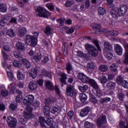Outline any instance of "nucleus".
<instances>
[{
	"label": "nucleus",
	"instance_id": "nucleus-13",
	"mask_svg": "<svg viewBox=\"0 0 128 128\" xmlns=\"http://www.w3.org/2000/svg\"><path fill=\"white\" fill-rule=\"evenodd\" d=\"M114 50L118 56H122V48L120 45L116 44L114 45Z\"/></svg>",
	"mask_w": 128,
	"mask_h": 128
},
{
	"label": "nucleus",
	"instance_id": "nucleus-40",
	"mask_svg": "<svg viewBox=\"0 0 128 128\" xmlns=\"http://www.w3.org/2000/svg\"><path fill=\"white\" fill-rule=\"evenodd\" d=\"M24 116L26 120H30L32 118V115L26 112H24Z\"/></svg>",
	"mask_w": 128,
	"mask_h": 128
},
{
	"label": "nucleus",
	"instance_id": "nucleus-7",
	"mask_svg": "<svg viewBox=\"0 0 128 128\" xmlns=\"http://www.w3.org/2000/svg\"><path fill=\"white\" fill-rule=\"evenodd\" d=\"M66 93L71 98L74 96V86L72 85H68L66 88Z\"/></svg>",
	"mask_w": 128,
	"mask_h": 128
},
{
	"label": "nucleus",
	"instance_id": "nucleus-3",
	"mask_svg": "<svg viewBox=\"0 0 128 128\" xmlns=\"http://www.w3.org/2000/svg\"><path fill=\"white\" fill-rule=\"evenodd\" d=\"M36 10L38 12V16L40 18H48V16H50V12L40 6L37 8Z\"/></svg>",
	"mask_w": 128,
	"mask_h": 128
},
{
	"label": "nucleus",
	"instance_id": "nucleus-19",
	"mask_svg": "<svg viewBox=\"0 0 128 128\" xmlns=\"http://www.w3.org/2000/svg\"><path fill=\"white\" fill-rule=\"evenodd\" d=\"M28 88L31 90H34L38 88V84L36 82L32 81L29 84Z\"/></svg>",
	"mask_w": 128,
	"mask_h": 128
},
{
	"label": "nucleus",
	"instance_id": "nucleus-64",
	"mask_svg": "<svg viewBox=\"0 0 128 128\" xmlns=\"http://www.w3.org/2000/svg\"><path fill=\"white\" fill-rule=\"evenodd\" d=\"M44 103H45V104H46V106H50L52 103L50 98V97L49 98H46L45 100Z\"/></svg>",
	"mask_w": 128,
	"mask_h": 128
},
{
	"label": "nucleus",
	"instance_id": "nucleus-26",
	"mask_svg": "<svg viewBox=\"0 0 128 128\" xmlns=\"http://www.w3.org/2000/svg\"><path fill=\"white\" fill-rule=\"evenodd\" d=\"M39 122L42 128H46V120H44V118L40 116L39 118Z\"/></svg>",
	"mask_w": 128,
	"mask_h": 128
},
{
	"label": "nucleus",
	"instance_id": "nucleus-17",
	"mask_svg": "<svg viewBox=\"0 0 128 128\" xmlns=\"http://www.w3.org/2000/svg\"><path fill=\"white\" fill-rule=\"evenodd\" d=\"M88 84H89L90 86L93 88H99L98 85V83H96V82L93 79L89 78V81L88 82Z\"/></svg>",
	"mask_w": 128,
	"mask_h": 128
},
{
	"label": "nucleus",
	"instance_id": "nucleus-46",
	"mask_svg": "<svg viewBox=\"0 0 128 128\" xmlns=\"http://www.w3.org/2000/svg\"><path fill=\"white\" fill-rule=\"evenodd\" d=\"M14 56L15 58H18L19 60H20L22 59V55L16 52V51H15L14 52Z\"/></svg>",
	"mask_w": 128,
	"mask_h": 128
},
{
	"label": "nucleus",
	"instance_id": "nucleus-6",
	"mask_svg": "<svg viewBox=\"0 0 128 128\" xmlns=\"http://www.w3.org/2000/svg\"><path fill=\"white\" fill-rule=\"evenodd\" d=\"M96 124L98 128H100L102 124H106V117L103 116L102 118H98L97 120Z\"/></svg>",
	"mask_w": 128,
	"mask_h": 128
},
{
	"label": "nucleus",
	"instance_id": "nucleus-41",
	"mask_svg": "<svg viewBox=\"0 0 128 128\" xmlns=\"http://www.w3.org/2000/svg\"><path fill=\"white\" fill-rule=\"evenodd\" d=\"M110 98H108V97H106V98H102L100 100V104H104L105 103H106V102H110Z\"/></svg>",
	"mask_w": 128,
	"mask_h": 128
},
{
	"label": "nucleus",
	"instance_id": "nucleus-31",
	"mask_svg": "<svg viewBox=\"0 0 128 128\" xmlns=\"http://www.w3.org/2000/svg\"><path fill=\"white\" fill-rule=\"evenodd\" d=\"M17 78L19 80H24L26 75L22 74L20 71H18L17 73Z\"/></svg>",
	"mask_w": 128,
	"mask_h": 128
},
{
	"label": "nucleus",
	"instance_id": "nucleus-45",
	"mask_svg": "<svg viewBox=\"0 0 128 128\" xmlns=\"http://www.w3.org/2000/svg\"><path fill=\"white\" fill-rule=\"evenodd\" d=\"M9 108L12 110H16L18 108V104L12 103L10 105Z\"/></svg>",
	"mask_w": 128,
	"mask_h": 128
},
{
	"label": "nucleus",
	"instance_id": "nucleus-28",
	"mask_svg": "<svg viewBox=\"0 0 128 128\" xmlns=\"http://www.w3.org/2000/svg\"><path fill=\"white\" fill-rule=\"evenodd\" d=\"M92 28L96 30V31L98 32H102V26H100V24H92Z\"/></svg>",
	"mask_w": 128,
	"mask_h": 128
},
{
	"label": "nucleus",
	"instance_id": "nucleus-44",
	"mask_svg": "<svg viewBox=\"0 0 128 128\" xmlns=\"http://www.w3.org/2000/svg\"><path fill=\"white\" fill-rule=\"evenodd\" d=\"M110 70L114 72H118V66L114 64H112V66H110Z\"/></svg>",
	"mask_w": 128,
	"mask_h": 128
},
{
	"label": "nucleus",
	"instance_id": "nucleus-20",
	"mask_svg": "<svg viewBox=\"0 0 128 128\" xmlns=\"http://www.w3.org/2000/svg\"><path fill=\"white\" fill-rule=\"evenodd\" d=\"M44 32L45 34H46V36H50L52 34V28L50 27V26H47Z\"/></svg>",
	"mask_w": 128,
	"mask_h": 128
},
{
	"label": "nucleus",
	"instance_id": "nucleus-63",
	"mask_svg": "<svg viewBox=\"0 0 128 128\" xmlns=\"http://www.w3.org/2000/svg\"><path fill=\"white\" fill-rule=\"evenodd\" d=\"M50 60V58L48 56H44L43 58V60H42V64H46Z\"/></svg>",
	"mask_w": 128,
	"mask_h": 128
},
{
	"label": "nucleus",
	"instance_id": "nucleus-61",
	"mask_svg": "<svg viewBox=\"0 0 128 128\" xmlns=\"http://www.w3.org/2000/svg\"><path fill=\"white\" fill-rule=\"evenodd\" d=\"M54 90H55L56 94H58L59 96H60V88H58V86H55Z\"/></svg>",
	"mask_w": 128,
	"mask_h": 128
},
{
	"label": "nucleus",
	"instance_id": "nucleus-38",
	"mask_svg": "<svg viewBox=\"0 0 128 128\" xmlns=\"http://www.w3.org/2000/svg\"><path fill=\"white\" fill-rule=\"evenodd\" d=\"M66 70L68 74H70V72L72 70V66L70 62H68L66 65Z\"/></svg>",
	"mask_w": 128,
	"mask_h": 128
},
{
	"label": "nucleus",
	"instance_id": "nucleus-51",
	"mask_svg": "<svg viewBox=\"0 0 128 128\" xmlns=\"http://www.w3.org/2000/svg\"><path fill=\"white\" fill-rule=\"evenodd\" d=\"M93 43L95 46H96L98 50H100V52H102V48H100V44H98V40H94L93 41Z\"/></svg>",
	"mask_w": 128,
	"mask_h": 128
},
{
	"label": "nucleus",
	"instance_id": "nucleus-1",
	"mask_svg": "<svg viewBox=\"0 0 128 128\" xmlns=\"http://www.w3.org/2000/svg\"><path fill=\"white\" fill-rule=\"evenodd\" d=\"M85 48L87 52H88L89 54L92 56L94 58L98 56V50L96 48V46H94L86 44L85 45Z\"/></svg>",
	"mask_w": 128,
	"mask_h": 128
},
{
	"label": "nucleus",
	"instance_id": "nucleus-24",
	"mask_svg": "<svg viewBox=\"0 0 128 128\" xmlns=\"http://www.w3.org/2000/svg\"><path fill=\"white\" fill-rule=\"evenodd\" d=\"M42 53L39 52L36 56H33L32 58L35 60L36 62H38L42 60Z\"/></svg>",
	"mask_w": 128,
	"mask_h": 128
},
{
	"label": "nucleus",
	"instance_id": "nucleus-42",
	"mask_svg": "<svg viewBox=\"0 0 128 128\" xmlns=\"http://www.w3.org/2000/svg\"><path fill=\"white\" fill-rule=\"evenodd\" d=\"M124 78L121 76H118L116 77V82L118 84H122V82H124Z\"/></svg>",
	"mask_w": 128,
	"mask_h": 128
},
{
	"label": "nucleus",
	"instance_id": "nucleus-21",
	"mask_svg": "<svg viewBox=\"0 0 128 128\" xmlns=\"http://www.w3.org/2000/svg\"><path fill=\"white\" fill-rule=\"evenodd\" d=\"M104 50H112V44L108 42H104Z\"/></svg>",
	"mask_w": 128,
	"mask_h": 128
},
{
	"label": "nucleus",
	"instance_id": "nucleus-35",
	"mask_svg": "<svg viewBox=\"0 0 128 128\" xmlns=\"http://www.w3.org/2000/svg\"><path fill=\"white\" fill-rule=\"evenodd\" d=\"M7 8L6 5L4 4H0V12H6Z\"/></svg>",
	"mask_w": 128,
	"mask_h": 128
},
{
	"label": "nucleus",
	"instance_id": "nucleus-36",
	"mask_svg": "<svg viewBox=\"0 0 128 128\" xmlns=\"http://www.w3.org/2000/svg\"><path fill=\"white\" fill-rule=\"evenodd\" d=\"M98 11L99 14L100 16H104V14H106V10L102 7H99L98 8Z\"/></svg>",
	"mask_w": 128,
	"mask_h": 128
},
{
	"label": "nucleus",
	"instance_id": "nucleus-15",
	"mask_svg": "<svg viewBox=\"0 0 128 128\" xmlns=\"http://www.w3.org/2000/svg\"><path fill=\"white\" fill-rule=\"evenodd\" d=\"M45 86H46V88H48V90H54V84L50 81L46 80Z\"/></svg>",
	"mask_w": 128,
	"mask_h": 128
},
{
	"label": "nucleus",
	"instance_id": "nucleus-2",
	"mask_svg": "<svg viewBox=\"0 0 128 128\" xmlns=\"http://www.w3.org/2000/svg\"><path fill=\"white\" fill-rule=\"evenodd\" d=\"M26 43L34 48L38 44V40H36V38H34V36L28 35L26 36Z\"/></svg>",
	"mask_w": 128,
	"mask_h": 128
},
{
	"label": "nucleus",
	"instance_id": "nucleus-49",
	"mask_svg": "<svg viewBox=\"0 0 128 128\" xmlns=\"http://www.w3.org/2000/svg\"><path fill=\"white\" fill-rule=\"evenodd\" d=\"M84 126L86 128H92V126H94V125L90 123L89 122H86L84 123Z\"/></svg>",
	"mask_w": 128,
	"mask_h": 128
},
{
	"label": "nucleus",
	"instance_id": "nucleus-11",
	"mask_svg": "<svg viewBox=\"0 0 128 128\" xmlns=\"http://www.w3.org/2000/svg\"><path fill=\"white\" fill-rule=\"evenodd\" d=\"M66 80H68V75H66V74L65 73H62L60 76V78L62 86H64V84H66Z\"/></svg>",
	"mask_w": 128,
	"mask_h": 128
},
{
	"label": "nucleus",
	"instance_id": "nucleus-22",
	"mask_svg": "<svg viewBox=\"0 0 128 128\" xmlns=\"http://www.w3.org/2000/svg\"><path fill=\"white\" fill-rule=\"evenodd\" d=\"M21 62H22L23 64L26 66V68H30V62H28L26 58H22L20 60Z\"/></svg>",
	"mask_w": 128,
	"mask_h": 128
},
{
	"label": "nucleus",
	"instance_id": "nucleus-8",
	"mask_svg": "<svg viewBox=\"0 0 128 128\" xmlns=\"http://www.w3.org/2000/svg\"><path fill=\"white\" fill-rule=\"evenodd\" d=\"M128 6H122L118 10L119 16H124L128 12Z\"/></svg>",
	"mask_w": 128,
	"mask_h": 128
},
{
	"label": "nucleus",
	"instance_id": "nucleus-25",
	"mask_svg": "<svg viewBox=\"0 0 128 128\" xmlns=\"http://www.w3.org/2000/svg\"><path fill=\"white\" fill-rule=\"evenodd\" d=\"M95 90L94 91H93V94L96 96L98 98H102V90H100V88H94Z\"/></svg>",
	"mask_w": 128,
	"mask_h": 128
},
{
	"label": "nucleus",
	"instance_id": "nucleus-12",
	"mask_svg": "<svg viewBox=\"0 0 128 128\" xmlns=\"http://www.w3.org/2000/svg\"><path fill=\"white\" fill-rule=\"evenodd\" d=\"M34 100V97L33 95H28L24 98V102L26 104H32Z\"/></svg>",
	"mask_w": 128,
	"mask_h": 128
},
{
	"label": "nucleus",
	"instance_id": "nucleus-50",
	"mask_svg": "<svg viewBox=\"0 0 128 128\" xmlns=\"http://www.w3.org/2000/svg\"><path fill=\"white\" fill-rule=\"evenodd\" d=\"M102 32H104V34H105L106 36H112V30L110 31L108 30L104 29Z\"/></svg>",
	"mask_w": 128,
	"mask_h": 128
},
{
	"label": "nucleus",
	"instance_id": "nucleus-58",
	"mask_svg": "<svg viewBox=\"0 0 128 128\" xmlns=\"http://www.w3.org/2000/svg\"><path fill=\"white\" fill-rule=\"evenodd\" d=\"M6 110V105L2 102H0V112H4Z\"/></svg>",
	"mask_w": 128,
	"mask_h": 128
},
{
	"label": "nucleus",
	"instance_id": "nucleus-53",
	"mask_svg": "<svg viewBox=\"0 0 128 128\" xmlns=\"http://www.w3.org/2000/svg\"><path fill=\"white\" fill-rule=\"evenodd\" d=\"M46 6L48 8V10H52V12L54 10V5H52V3L47 4H46Z\"/></svg>",
	"mask_w": 128,
	"mask_h": 128
},
{
	"label": "nucleus",
	"instance_id": "nucleus-52",
	"mask_svg": "<svg viewBox=\"0 0 128 128\" xmlns=\"http://www.w3.org/2000/svg\"><path fill=\"white\" fill-rule=\"evenodd\" d=\"M7 23H8V20L4 18L3 20H0V26H4Z\"/></svg>",
	"mask_w": 128,
	"mask_h": 128
},
{
	"label": "nucleus",
	"instance_id": "nucleus-43",
	"mask_svg": "<svg viewBox=\"0 0 128 128\" xmlns=\"http://www.w3.org/2000/svg\"><path fill=\"white\" fill-rule=\"evenodd\" d=\"M99 70H100V72H106V70H108V66L104 64L100 65L99 68Z\"/></svg>",
	"mask_w": 128,
	"mask_h": 128
},
{
	"label": "nucleus",
	"instance_id": "nucleus-27",
	"mask_svg": "<svg viewBox=\"0 0 128 128\" xmlns=\"http://www.w3.org/2000/svg\"><path fill=\"white\" fill-rule=\"evenodd\" d=\"M110 14L114 18H118V10H113L110 12Z\"/></svg>",
	"mask_w": 128,
	"mask_h": 128
},
{
	"label": "nucleus",
	"instance_id": "nucleus-5",
	"mask_svg": "<svg viewBox=\"0 0 128 128\" xmlns=\"http://www.w3.org/2000/svg\"><path fill=\"white\" fill-rule=\"evenodd\" d=\"M77 78L78 80H81L83 84H88L90 80V78L82 73H79Z\"/></svg>",
	"mask_w": 128,
	"mask_h": 128
},
{
	"label": "nucleus",
	"instance_id": "nucleus-34",
	"mask_svg": "<svg viewBox=\"0 0 128 128\" xmlns=\"http://www.w3.org/2000/svg\"><path fill=\"white\" fill-rule=\"evenodd\" d=\"M8 90H10V92H14L16 90V84L11 83L8 86Z\"/></svg>",
	"mask_w": 128,
	"mask_h": 128
},
{
	"label": "nucleus",
	"instance_id": "nucleus-54",
	"mask_svg": "<svg viewBox=\"0 0 128 128\" xmlns=\"http://www.w3.org/2000/svg\"><path fill=\"white\" fill-rule=\"evenodd\" d=\"M77 56H80V58H86V54H84V52L80 51H78Z\"/></svg>",
	"mask_w": 128,
	"mask_h": 128
},
{
	"label": "nucleus",
	"instance_id": "nucleus-37",
	"mask_svg": "<svg viewBox=\"0 0 128 128\" xmlns=\"http://www.w3.org/2000/svg\"><path fill=\"white\" fill-rule=\"evenodd\" d=\"M87 98L88 97L86 96V95L85 94L82 93L80 94L79 98L80 100H81L82 102H84Z\"/></svg>",
	"mask_w": 128,
	"mask_h": 128
},
{
	"label": "nucleus",
	"instance_id": "nucleus-48",
	"mask_svg": "<svg viewBox=\"0 0 128 128\" xmlns=\"http://www.w3.org/2000/svg\"><path fill=\"white\" fill-rule=\"evenodd\" d=\"M0 94L2 96L6 98V96H8V91L6 89H4L1 90Z\"/></svg>",
	"mask_w": 128,
	"mask_h": 128
},
{
	"label": "nucleus",
	"instance_id": "nucleus-55",
	"mask_svg": "<svg viewBox=\"0 0 128 128\" xmlns=\"http://www.w3.org/2000/svg\"><path fill=\"white\" fill-rule=\"evenodd\" d=\"M13 65L14 66H15L16 68H20L22 66V64H20V63L18 62V61L16 60H14L13 62Z\"/></svg>",
	"mask_w": 128,
	"mask_h": 128
},
{
	"label": "nucleus",
	"instance_id": "nucleus-10",
	"mask_svg": "<svg viewBox=\"0 0 128 128\" xmlns=\"http://www.w3.org/2000/svg\"><path fill=\"white\" fill-rule=\"evenodd\" d=\"M90 112V108L87 106L82 110L80 112V116H82V118L86 116L88 114V112Z\"/></svg>",
	"mask_w": 128,
	"mask_h": 128
},
{
	"label": "nucleus",
	"instance_id": "nucleus-47",
	"mask_svg": "<svg viewBox=\"0 0 128 128\" xmlns=\"http://www.w3.org/2000/svg\"><path fill=\"white\" fill-rule=\"evenodd\" d=\"M6 72L9 80H14V74H12V73L10 71L8 70H6Z\"/></svg>",
	"mask_w": 128,
	"mask_h": 128
},
{
	"label": "nucleus",
	"instance_id": "nucleus-14",
	"mask_svg": "<svg viewBox=\"0 0 128 128\" xmlns=\"http://www.w3.org/2000/svg\"><path fill=\"white\" fill-rule=\"evenodd\" d=\"M50 106L48 105H46L44 108V116L46 118H50Z\"/></svg>",
	"mask_w": 128,
	"mask_h": 128
},
{
	"label": "nucleus",
	"instance_id": "nucleus-32",
	"mask_svg": "<svg viewBox=\"0 0 128 128\" xmlns=\"http://www.w3.org/2000/svg\"><path fill=\"white\" fill-rule=\"evenodd\" d=\"M17 48L18 50H24L26 48L24 44L22 42H18L16 44Z\"/></svg>",
	"mask_w": 128,
	"mask_h": 128
},
{
	"label": "nucleus",
	"instance_id": "nucleus-57",
	"mask_svg": "<svg viewBox=\"0 0 128 128\" xmlns=\"http://www.w3.org/2000/svg\"><path fill=\"white\" fill-rule=\"evenodd\" d=\"M90 100L91 102H94V104H98V100H96V98L94 96H90Z\"/></svg>",
	"mask_w": 128,
	"mask_h": 128
},
{
	"label": "nucleus",
	"instance_id": "nucleus-59",
	"mask_svg": "<svg viewBox=\"0 0 128 128\" xmlns=\"http://www.w3.org/2000/svg\"><path fill=\"white\" fill-rule=\"evenodd\" d=\"M108 82V78L106 76H104L102 78H100V83L102 84H104Z\"/></svg>",
	"mask_w": 128,
	"mask_h": 128
},
{
	"label": "nucleus",
	"instance_id": "nucleus-9",
	"mask_svg": "<svg viewBox=\"0 0 128 128\" xmlns=\"http://www.w3.org/2000/svg\"><path fill=\"white\" fill-rule=\"evenodd\" d=\"M104 54L107 60H112L114 56L112 50H104Z\"/></svg>",
	"mask_w": 128,
	"mask_h": 128
},
{
	"label": "nucleus",
	"instance_id": "nucleus-62",
	"mask_svg": "<svg viewBox=\"0 0 128 128\" xmlns=\"http://www.w3.org/2000/svg\"><path fill=\"white\" fill-rule=\"evenodd\" d=\"M122 86L125 88H128V80H124L122 82Z\"/></svg>",
	"mask_w": 128,
	"mask_h": 128
},
{
	"label": "nucleus",
	"instance_id": "nucleus-18",
	"mask_svg": "<svg viewBox=\"0 0 128 128\" xmlns=\"http://www.w3.org/2000/svg\"><path fill=\"white\" fill-rule=\"evenodd\" d=\"M106 88L108 90H114L116 88V83L114 82H110L106 84Z\"/></svg>",
	"mask_w": 128,
	"mask_h": 128
},
{
	"label": "nucleus",
	"instance_id": "nucleus-16",
	"mask_svg": "<svg viewBox=\"0 0 128 128\" xmlns=\"http://www.w3.org/2000/svg\"><path fill=\"white\" fill-rule=\"evenodd\" d=\"M124 46L126 50V53L124 55V56H125L124 62V64H128V44L125 43L124 44Z\"/></svg>",
	"mask_w": 128,
	"mask_h": 128
},
{
	"label": "nucleus",
	"instance_id": "nucleus-30",
	"mask_svg": "<svg viewBox=\"0 0 128 128\" xmlns=\"http://www.w3.org/2000/svg\"><path fill=\"white\" fill-rule=\"evenodd\" d=\"M6 34L10 36V38H14L16 34H14V30L10 28L8 29L6 32Z\"/></svg>",
	"mask_w": 128,
	"mask_h": 128
},
{
	"label": "nucleus",
	"instance_id": "nucleus-33",
	"mask_svg": "<svg viewBox=\"0 0 128 128\" xmlns=\"http://www.w3.org/2000/svg\"><path fill=\"white\" fill-rule=\"evenodd\" d=\"M78 89L82 92H86V90H88V85L80 86H78Z\"/></svg>",
	"mask_w": 128,
	"mask_h": 128
},
{
	"label": "nucleus",
	"instance_id": "nucleus-39",
	"mask_svg": "<svg viewBox=\"0 0 128 128\" xmlns=\"http://www.w3.org/2000/svg\"><path fill=\"white\" fill-rule=\"evenodd\" d=\"M95 68L96 65L92 62H90L87 64V68H88L89 70H94Z\"/></svg>",
	"mask_w": 128,
	"mask_h": 128
},
{
	"label": "nucleus",
	"instance_id": "nucleus-29",
	"mask_svg": "<svg viewBox=\"0 0 128 128\" xmlns=\"http://www.w3.org/2000/svg\"><path fill=\"white\" fill-rule=\"evenodd\" d=\"M26 33V29L24 28H22L18 30V36H24Z\"/></svg>",
	"mask_w": 128,
	"mask_h": 128
},
{
	"label": "nucleus",
	"instance_id": "nucleus-56",
	"mask_svg": "<svg viewBox=\"0 0 128 128\" xmlns=\"http://www.w3.org/2000/svg\"><path fill=\"white\" fill-rule=\"evenodd\" d=\"M22 95H18L16 97V102L20 104L22 102Z\"/></svg>",
	"mask_w": 128,
	"mask_h": 128
},
{
	"label": "nucleus",
	"instance_id": "nucleus-60",
	"mask_svg": "<svg viewBox=\"0 0 128 128\" xmlns=\"http://www.w3.org/2000/svg\"><path fill=\"white\" fill-rule=\"evenodd\" d=\"M2 54L4 60H8L10 58V56H8V55L6 54V52L2 50Z\"/></svg>",
	"mask_w": 128,
	"mask_h": 128
},
{
	"label": "nucleus",
	"instance_id": "nucleus-23",
	"mask_svg": "<svg viewBox=\"0 0 128 128\" xmlns=\"http://www.w3.org/2000/svg\"><path fill=\"white\" fill-rule=\"evenodd\" d=\"M38 74V69L36 68H32L30 72V76H32V78H36Z\"/></svg>",
	"mask_w": 128,
	"mask_h": 128
},
{
	"label": "nucleus",
	"instance_id": "nucleus-4",
	"mask_svg": "<svg viewBox=\"0 0 128 128\" xmlns=\"http://www.w3.org/2000/svg\"><path fill=\"white\" fill-rule=\"evenodd\" d=\"M8 125L10 128H14L16 126V119L12 116H9L6 119Z\"/></svg>",
	"mask_w": 128,
	"mask_h": 128
}]
</instances>
